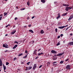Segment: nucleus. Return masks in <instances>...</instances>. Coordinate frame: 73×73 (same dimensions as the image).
<instances>
[{"mask_svg":"<svg viewBox=\"0 0 73 73\" xmlns=\"http://www.w3.org/2000/svg\"><path fill=\"white\" fill-rule=\"evenodd\" d=\"M66 69L67 70L70 69V65H67L66 67Z\"/></svg>","mask_w":73,"mask_h":73,"instance_id":"nucleus-1","label":"nucleus"},{"mask_svg":"<svg viewBox=\"0 0 73 73\" xmlns=\"http://www.w3.org/2000/svg\"><path fill=\"white\" fill-rule=\"evenodd\" d=\"M51 53H52V54H56L57 53V51H56L53 50H51Z\"/></svg>","mask_w":73,"mask_h":73,"instance_id":"nucleus-2","label":"nucleus"},{"mask_svg":"<svg viewBox=\"0 0 73 73\" xmlns=\"http://www.w3.org/2000/svg\"><path fill=\"white\" fill-rule=\"evenodd\" d=\"M3 47H4V48H8V45L7 44H3Z\"/></svg>","mask_w":73,"mask_h":73,"instance_id":"nucleus-3","label":"nucleus"},{"mask_svg":"<svg viewBox=\"0 0 73 73\" xmlns=\"http://www.w3.org/2000/svg\"><path fill=\"white\" fill-rule=\"evenodd\" d=\"M36 67H37V65L36 64H34L33 67V69H35Z\"/></svg>","mask_w":73,"mask_h":73,"instance_id":"nucleus-4","label":"nucleus"},{"mask_svg":"<svg viewBox=\"0 0 73 73\" xmlns=\"http://www.w3.org/2000/svg\"><path fill=\"white\" fill-rule=\"evenodd\" d=\"M73 17V15H71V16H70V17L68 19V20L69 21V20H70L72 19Z\"/></svg>","mask_w":73,"mask_h":73,"instance_id":"nucleus-5","label":"nucleus"},{"mask_svg":"<svg viewBox=\"0 0 73 73\" xmlns=\"http://www.w3.org/2000/svg\"><path fill=\"white\" fill-rule=\"evenodd\" d=\"M68 45H73V42H70L69 43Z\"/></svg>","mask_w":73,"mask_h":73,"instance_id":"nucleus-6","label":"nucleus"},{"mask_svg":"<svg viewBox=\"0 0 73 73\" xmlns=\"http://www.w3.org/2000/svg\"><path fill=\"white\" fill-rule=\"evenodd\" d=\"M64 53L65 52H63L62 53H61L60 54H58L57 56H62V55L63 54H64Z\"/></svg>","mask_w":73,"mask_h":73,"instance_id":"nucleus-7","label":"nucleus"},{"mask_svg":"<svg viewBox=\"0 0 73 73\" xmlns=\"http://www.w3.org/2000/svg\"><path fill=\"white\" fill-rule=\"evenodd\" d=\"M42 54H44V53L42 52H41V53H39L38 54V56H40V55H42Z\"/></svg>","mask_w":73,"mask_h":73,"instance_id":"nucleus-8","label":"nucleus"},{"mask_svg":"<svg viewBox=\"0 0 73 73\" xmlns=\"http://www.w3.org/2000/svg\"><path fill=\"white\" fill-rule=\"evenodd\" d=\"M17 46V45L16 44L14 46L13 48V49H15L16 48Z\"/></svg>","mask_w":73,"mask_h":73,"instance_id":"nucleus-9","label":"nucleus"},{"mask_svg":"<svg viewBox=\"0 0 73 73\" xmlns=\"http://www.w3.org/2000/svg\"><path fill=\"white\" fill-rule=\"evenodd\" d=\"M65 10L66 11H68L69 10V7H66Z\"/></svg>","mask_w":73,"mask_h":73,"instance_id":"nucleus-10","label":"nucleus"},{"mask_svg":"<svg viewBox=\"0 0 73 73\" xmlns=\"http://www.w3.org/2000/svg\"><path fill=\"white\" fill-rule=\"evenodd\" d=\"M3 69L4 72H6V71L5 70H6V66H3Z\"/></svg>","mask_w":73,"mask_h":73,"instance_id":"nucleus-11","label":"nucleus"},{"mask_svg":"<svg viewBox=\"0 0 73 73\" xmlns=\"http://www.w3.org/2000/svg\"><path fill=\"white\" fill-rule=\"evenodd\" d=\"M53 66H58V64L56 63L55 64H53Z\"/></svg>","mask_w":73,"mask_h":73,"instance_id":"nucleus-12","label":"nucleus"},{"mask_svg":"<svg viewBox=\"0 0 73 73\" xmlns=\"http://www.w3.org/2000/svg\"><path fill=\"white\" fill-rule=\"evenodd\" d=\"M58 28H59V29H63V28H64V26L59 27H58Z\"/></svg>","mask_w":73,"mask_h":73,"instance_id":"nucleus-13","label":"nucleus"},{"mask_svg":"<svg viewBox=\"0 0 73 73\" xmlns=\"http://www.w3.org/2000/svg\"><path fill=\"white\" fill-rule=\"evenodd\" d=\"M50 62H48L47 63V66H49L50 65Z\"/></svg>","mask_w":73,"mask_h":73,"instance_id":"nucleus-14","label":"nucleus"},{"mask_svg":"<svg viewBox=\"0 0 73 73\" xmlns=\"http://www.w3.org/2000/svg\"><path fill=\"white\" fill-rule=\"evenodd\" d=\"M16 32V30L13 31V32L11 33V35H13V34H15V33Z\"/></svg>","mask_w":73,"mask_h":73,"instance_id":"nucleus-15","label":"nucleus"},{"mask_svg":"<svg viewBox=\"0 0 73 73\" xmlns=\"http://www.w3.org/2000/svg\"><path fill=\"white\" fill-rule=\"evenodd\" d=\"M67 14V13H66L63 14L62 15V16H66V15Z\"/></svg>","mask_w":73,"mask_h":73,"instance_id":"nucleus-16","label":"nucleus"},{"mask_svg":"<svg viewBox=\"0 0 73 73\" xmlns=\"http://www.w3.org/2000/svg\"><path fill=\"white\" fill-rule=\"evenodd\" d=\"M29 32H31V33H34V32H33V31L32 30H29Z\"/></svg>","mask_w":73,"mask_h":73,"instance_id":"nucleus-17","label":"nucleus"},{"mask_svg":"<svg viewBox=\"0 0 73 73\" xmlns=\"http://www.w3.org/2000/svg\"><path fill=\"white\" fill-rule=\"evenodd\" d=\"M44 33V31H43L42 30L40 32L41 34H43V33Z\"/></svg>","mask_w":73,"mask_h":73,"instance_id":"nucleus-18","label":"nucleus"},{"mask_svg":"<svg viewBox=\"0 0 73 73\" xmlns=\"http://www.w3.org/2000/svg\"><path fill=\"white\" fill-rule=\"evenodd\" d=\"M27 5H29V4H30V1H28V2H27Z\"/></svg>","mask_w":73,"mask_h":73,"instance_id":"nucleus-19","label":"nucleus"},{"mask_svg":"<svg viewBox=\"0 0 73 73\" xmlns=\"http://www.w3.org/2000/svg\"><path fill=\"white\" fill-rule=\"evenodd\" d=\"M41 2H42L43 3H45V2L44 0H41Z\"/></svg>","mask_w":73,"mask_h":73,"instance_id":"nucleus-20","label":"nucleus"},{"mask_svg":"<svg viewBox=\"0 0 73 73\" xmlns=\"http://www.w3.org/2000/svg\"><path fill=\"white\" fill-rule=\"evenodd\" d=\"M54 57H53V60H56V59H57V58L55 57V58H54Z\"/></svg>","mask_w":73,"mask_h":73,"instance_id":"nucleus-21","label":"nucleus"},{"mask_svg":"<svg viewBox=\"0 0 73 73\" xmlns=\"http://www.w3.org/2000/svg\"><path fill=\"white\" fill-rule=\"evenodd\" d=\"M32 68V67L31 66L29 68H28V69L29 70H30V69H31Z\"/></svg>","mask_w":73,"mask_h":73,"instance_id":"nucleus-22","label":"nucleus"},{"mask_svg":"<svg viewBox=\"0 0 73 73\" xmlns=\"http://www.w3.org/2000/svg\"><path fill=\"white\" fill-rule=\"evenodd\" d=\"M22 55H23V53H21L18 55V56L20 57V56H22Z\"/></svg>","mask_w":73,"mask_h":73,"instance_id":"nucleus-23","label":"nucleus"},{"mask_svg":"<svg viewBox=\"0 0 73 73\" xmlns=\"http://www.w3.org/2000/svg\"><path fill=\"white\" fill-rule=\"evenodd\" d=\"M33 54H36V52L34 50V53H33Z\"/></svg>","mask_w":73,"mask_h":73,"instance_id":"nucleus-24","label":"nucleus"},{"mask_svg":"<svg viewBox=\"0 0 73 73\" xmlns=\"http://www.w3.org/2000/svg\"><path fill=\"white\" fill-rule=\"evenodd\" d=\"M63 62H64L63 61H61L60 62V64H63Z\"/></svg>","mask_w":73,"mask_h":73,"instance_id":"nucleus-25","label":"nucleus"},{"mask_svg":"<svg viewBox=\"0 0 73 73\" xmlns=\"http://www.w3.org/2000/svg\"><path fill=\"white\" fill-rule=\"evenodd\" d=\"M31 63V62H28L26 64H27V65H29V63Z\"/></svg>","mask_w":73,"mask_h":73,"instance_id":"nucleus-26","label":"nucleus"},{"mask_svg":"<svg viewBox=\"0 0 73 73\" xmlns=\"http://www.w3.org/2000/svg\"><path fill=\"white\" fill-rule=\"evenodd\" d=\"M60 42H58L57 43V44H56V46H58V45H60Z\"/></svg>","mask_w":73,"mask_h":73,"instance_id":"nucleus-27","label":"nucleus"},{"mask_svg":"<svg viewBox=\"0 0 73 73\" xmlns=\"http://www.w3.org/2000/svg\"><path fill=\"white\" fill-rule=\"evenodd\" d=\"M60 15H58L57 17H56V19H59V18H60Z\"/></svg>","mask_w":73,"mask_h":73,"instance_id":"nucleus-28","label":"nucleus"},{"mask_svg":"<svg viewBox=\"0 0 73 73\" xmlns=\"http://www.w3.org/2000/svg\"><path fill=\"white\" fill-rule=\"evenodd\" d=\"M4 16H6L7 15V13H4Z\"/></svg>","mask_w":73,"mask_h":73,"instance_id":"nucleus-29","label":"nucleus"},{"mask_svg":"<svg viewBox=\"0 0 73 73\" xmlns=\"http://www.w3.org/2000/svg\"><path fill=\"white\" fill-rule=\"evenodd\" d=\"M25 9L24 8H22V9H21V11H23V10H24V9Z\"/></svg>","mask_w":73,"mask_h":73,"instance_id":"nucleus-30","label":"nucleus"},{"mask_svg":"<svg viewBox=\"0 0 73 73\" xmlns=\"http://www.w3.org/2000/svg\"><path fill=\"white\" fill-rule=\"evenodd\" d=\"M8 64H9V62H6V65H8Z\"/></svg>","mask_w":73,"mask_h":73,"instance_id":"nucleus-31","label":"nucleus"},{"mask_svg":"<svg viewBox=\"0 0 73 73\" xmlns=\"http://www.w3.org/2000/svg\"><path fill=\"white\" fill-rule=\"evenodd\" d=\"M57 2L55 1V2H54V4H57Z\"/></svg>","mask_w":73,"mask_h":73,"instance_id":"nucleus-32","label":"nucleus"},{"mask_svg":"<svg viewBox=\"0 0 73 73\" xmlns=\"http://www.w3.org/2000/svg\"><path fill=\"white\" fill-rule=\"evenodd\" d=\"M14 43L15 44V43H16V44H19V42L17 41H15L14 42Z\"/></svg>","mask_w":73,"mask_h":73,"instance_id":"nucleus-33","label":"nucleus"},{"mask_svg":"<svg viewBox=\"0 0 73 73\" xmlns=\"http://www.w3.org/2000/svg\"><path fill=\"white\" fill-rule=\"evenodd\" d=\"M41 50V48H40L39 49L38 51V52H40V50Z\"/></svg>","mask_w":73,"mask_h":73,"instance_id":"nucleus-34","label":"nucleus"},{"mask_svg":"<svg viewBox=\"0 0 73 73\" xmlns=\"http://www.w3.org/2000/svg\"><path fill=\"white\" fill-rule=\"evenodd\" d=\"M28 70V67H27L26 68V70Z\"/></svg>","mask_w":73,"mask_h":73,"instance_id":"nucleus-35","label":"nucleus"},{"mask_svg":"<svg viewBox=\"0 0 73 73\" xmlns=\"http://www.w3.org/2000/svg\"><path fill=\"white\" fill-rule=\"evenodd\" d=\"M25 53H28V51L27 50H25Z\"/></svg>","mask_w":73,"mask_h":73,"instance_id":"nucleus-36","label":"nucleus"},{"mask_svg":"<svg viewBox=\"0 0 73 73\" xmlns=\"http://www.w3.org/2000/svg\"><path fill=\"white\" fill-rule=\"evenodd\" d=\"M31 26H32V25H28L29 27H31Z\"/></svg>","mask_w":73,"mask_h":73,"instance_id":"nucleus-37","label":"nucleus"},{"mask_svg":"<svg viewBox=\"0 0 73 73\" xmlns=\"http://www.w3.org/2000/svg\"><path fill=\"white\" fill-rule=\"evenodd\" d=\"M63 6H66V4H63Z\"/></svg>","mask_w":73,"mask_h":73,"instance_id":"nucleus-38","label":"nucleus"},{"mask_svg":"<svg viewBox=\"0 0 73 73\" xmlns=\"http://www.w3.org/2000/svg\"><path fill=\"white\" fill-rule=\"evenodd\" d=\"M2 66V63H0V66Z\"/></svg>","mask_w":73,"mask_h":73,"instance_id":"nucleus-39","label":"nucleus"},{"mask_svg":"<svg viewBox=\"0 0 73 73\" xmlns=\"http://www.w3.org/2000/svg\"><path fill=\"white\" fill-rule=\"evenodd\" d=\"M29 19H30V18H29V17H27V20H29Z\"/></svg>","mask_w":73,"mask_h":73,"instance_id":"nucleus-40","label":"nucleus"},{"mask_svg":"<svg viewBox=\"0 0 73 73\" xmlns=\"http://www.w3.org/2000/svg\"><path fill=\"white\" fill-rule=\"evenodd\" d=\"M16 58H14L13 60L15 61V60H16Z\"/></svg>","mask_w":73,"mask_h":73,"instance_id":"nucleus-41","label":"nucleus"},{"mask_svg":"<svg viewBox=\"0 0 73 73\" xmlns=\"http://www.w3.org/2000/svg\"><path fill=\"white\" fill-rule=\"evenodd\" d=\"M68 9L70 10L71 9V8L70 7H68Z\"/></svg>","mask_w":73,"mask_h":73,"instance_id":"nucleus-42","label":"nucleus"},{"mask_svg":"<svg viewBox=\"0 0 73 73\" xmlns=\"http://www.w3.org/2000/svg\"><path fill=\"white\" fill-rule=\"evenodd\" d=\"M60 36L61 37H62V36H63V35L62 34H61L60 35Z\"/></svg>","mask_w":73,"mask_h":73,"instance_id":"nucleus-43","label":"nucleus"},{"mask_svg":"<svg viewBox=\"0 0 73 73\" xmlns=\"http://www.w3.org/2000/svg\"><path fill=\"white\" fill-rule=\"evenodd\" d=\"M17 17H15V20H17Z\"/></svg>","mask_w":73,"mask_h":73,"instance_id":"nucleus-44","label":"nucleus"},{"mask_svg":"<svg viewBox=\"0 0 73 73\" xmlns=\"http://www.w3.org/2000/svg\"><path fill=\"white\" fill-rule=\"evenodd\" d=\"M34 42H35V41L34 40H33L32 41V44H33Z\"/></svg>","mask_w":73,"mask_h":73,"instance_id":"nucleus-45","label":"nucleus"},{"mask_svg":"<svg viewBox=\"0 0 73 73\" xmlns=\"http://www.w3.org/2000/svg\"><path fill=\"white\" fill-rule=\"evenodd\" d=\"M27 58V57L25 56L24 57H23V58Z\"/></svg>","mask_w":73,"mask_h":73,"instance_id":"nucleus-46","label":"nucleus"},{"mask_svg":"<svg viewBox=\"0 0 73 73\" xmlns=\"http://www.w3.org/2000/svg\"><path fill=\"white\" fill-rule=\"evenodd\" d=\"M70 27H68L66 29V30H67V29H68V28H70Z\"/></svg>","mask_w":73,"mask_h":73,"instance_id":"nucleus-47","label":"nucleus"},{"mask_svg":"<svg viewBox=\"0 0 73 73\" xmlns=\"http://www.w3.org/2000/svg\"><path fill=\"white\" fill-rule=\"evenodd\" d=\"M55 31H56V32H57V29H56Z\"/></svg>","mask_w":73,"mask_h":73,"instance_id":"nucleus-48","label":"nucleus"},{"mask_svg":"<svg viewBox=\"0 0 73 73\" xmlns=\"http://www.w3.org/2000/svg\"><path fill=\"white\" fill-rule=\"evenodd\" d=\"M42 66V65H40V66H39V68H41Z\"/></svg>","mask_w":73,"mask_h":73,"instance_id":"nucleus-49","label":"nucleus"},{"mask_svg":"<svg viewBox=\"0 0 73 73\" xmlns=\"http://www.w3.org/2000/svg\"><path fill=\"white\" fill-rule=\"evenodd\" d=\"M57 63V62H53V64H55V63Z\"/></svg>","mask_w":73,"mask_h":73,"instance_id":"nucleus-50","label":"nucleus"},{"mask_svg":"<svg viewBox=\"0 0 73 73\" xmlns=\"http://www.w3.org/2000/svg\"><path fill=\"white\" fill-rule=\"evenodd\" d=\"M35 18V16H33V17H32V19H34Z\"/></svg>","mask_w":73,"mask_h":73,"instance_id":"nucleus-51","label":"nucleus"},{"mask_svg":"<svg viewBox=\"0 0 73 73\" xmlns=\"http://www.w3.org/2000/svg\"><path fill=\"white\" fill-rule=\"evenodd\" d=\"M68 25H66V26H64V28H65V27H68Z\"/></svg>","mask_w":73,"mask_h":73,"instance_id":"nucleus-52","label":"nucleus"},{"mask_svg":"<svg viewBox=\"0 0 73 73\" xmlns=\"http://www.w3.org/2000/svg\"><path fill=\"white\" fill-rule=\"evenodd\" d=\"M69 60V58H68V59H66V61H68Z\"/></svg>","mask_w":73,"mask_h":73,"instance_id":"nucleus-53","label":"nucleus"},{"mask_svg":"<svg viewBox=\"0 0 73 73\" xmlns=\"http://www.w3.org/2000/svg\"><path fill=\"white\" fill-rule=\"evenodd\" d=\"M60 38V36H58L57 37V38Z\"/></svg>","mask_w":73,"mask_h":73,"instance_id":"nucleus-54","label":"nucleus"},{"mask_svg":"<svg viewBox=\"0 0 73 73\" xmlns=\"http://www.w3.org/2000/svg\"><path fill=\"white\" fill-rule=\"evenodd\" d=\"M7 52H8V50H6L5 51V53H6Z\"/></svg>","mask_w":73,"mask_h":73,"instance_id":"nucleus-55","label":"nucleus"},{"mask_svg":"<svg viewBox=\"0 0 73 73\" xmlns=\"http://www.w3.org/2000/svg\"><path fill=\"white\" fill-rule=\"evenodd\" d=\"M70 36H72L73 35V34L72 33H71L70 34Z\"/></svg>","mask_w":73,"mask_h":73,"instance_id":"nucleus-56","label":"nucleus"},{"mask_svg":"<svg viewBox=\"0 0 73 73\" xmlns=\"http://www.w3.org/2000/svg\"><path fill=\"white\" fill-rule=\"evenodd\" d=\"M2 63V61H1V60L0 59V63Z\"/></svg>","mask_w":73,"mask_h":73,"instance_id":"nucleus-57","label":"nucleus"},{"mask_svg":"<svg viewBox=\"0 0 73 73\" xmlns=\"http://www.w3.org/2000/svg\"><path fill=\"white\" fill-rule=\"evenodd\" d=\"M2 17H0V20H1V19H1Z\"/></svg>","mask_w":73,"mask_h":73,"instance_id":"nucleus-58","label":"nucleus"},{"mask_svg":"<svg viewBox=\"0 0 73 73\" xmlns=\"http://www.w3.org/2000/svg\"><path fill=\"white\" fill-rule=\"evenodd\" d=\"M3 16V14H1V15H0V17H1Z\"/></svg>","mask_w":73,"mask_h":73,"instance_id":"nucleus-59","label":"nucleus"},{"mask_svg":"<svg viewBox=\"0 0 73 73\" xmlns=\"http://www.w3.org/2000/svg\"><path fill=\"white\" fill-rule=\"evenodd\" d=\"M28 53H27L26 54V55L25 56H26V57H27V55H28Z\"/></svg>","mask_w":73,"mask_h":73,"instance_id":"nucleus-60","label":"nucleus"},{"mask_svg":"<svg viewBox=\"0 0 73 73\" xmlns=\"http://www.w3.org/2000/svg\"><path fill=\"white\" fill-rule=\"evenodd\" d=\"M38 58V57L37 56L35 58V59H37V58Z\"/></svg>","mask_w":73,"mask_h":73,"instance_id":"nucleus-61","label":"nucleus"},{"mask_svg":"<svg viewBox=\"0 0 73 73\" xmlns=\"http://www.w3.org/2000/svg\"><path fill=\"white\" fill-rule=\"evenodd\" d=\"M16 8L17 9H19V7H18V6H17L16 7Z\"/></svg>","mask_w":73,"mask_h":73,"instance_id":"nucleus-62","label":"nucleus"},{"mask_svg":"<svg viewBox=\"0 0 73 73\" xmlns=\"http://www.w3.org/2000/svg\"><path fill=\"white\" fill-rule=\"evenodd\" d=\"M69 5H68V4H66V6H67V7H69Z\"/></svg>","mask_w":73,"mask_h":73,"instance_id":"nucleus-63","label":"nucleus"},{"mask_svg":"<svg viewBox=\"0 0 73 73\" xmlns=\"http://www.w3.org/2000/svg\"><path fill=\"white\" fill-rule=\"evenodd\" d=\"M17 72H18V71H20V69H18V70L17 71Z\"/></svg>","mask_w":73,"mask_h":73,"instance_id":"nucleus-64","label":"nucleus"}]
</instances>
